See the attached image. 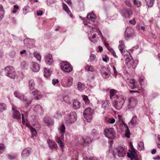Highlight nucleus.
<instances>
[{
  "label": "nucleus",
  "mask_w": 160,
  "mask_h": 160,
  "mask_svg": "<svg viewBox=\"0 0 160 160\" xmlns=\"http://www.w3.org/2000/svg\"><path fill=\"white\" fill-rule=\"evenodd\" d=\"M110 93V99L114 100L113 106L117 110L121 109L125 103V97L114 89L111 90Z\"/></svg>",
  "instance_id": "obj_1"
},
{
  "label": "nucleus",
  "mask_w": 160,
  "mask_h": 160,
  "mask_svg": "<svg viewBox=\"0 0 160 160\" xmlns=\"http://www.w3.org/2000/svg\"><path fill=\"white\" fill-rule=\"evenodd\" d=\"M121 53L124 57H127L125 59V63L128 67H132L133 68H135L137 65V63L132 59L130 53L127 50H125Z\"/></svg>",
  "instance_id": "obj_2"
},
{
  "label": "nucleus",
  "mask_w": 160,
  "mask_h": 160,
  "mask_svg": "<svg viewBox=\"0 0 160 160\" xmlns=\"http://www.w3.org/2000/svg\"><path fill=\"white\" fill-rule=\"evenodd\" d=\"M130 148L129 150V152L127 153L128 158H131V160H141L140 157L137 155L136 150L134 148L131 142H129Z\"/></svg>",
  "instance_id": "obj_3"
},
{
  "label": "nucleus",
  "mask_w": 160,
  "mask_h": 160,
  "mask_svg": "<svg viewBox=\"0 0 160 160\" xmlns=\"http://www.w3.org/2000/svg\"><path fill=\"white\" fill-rule=\"evenodd\" d=\"M87 28H88L89 31V33H88V37L90 41L94 43L97 42L98 39L96 37V34L94 33L96 32H98V30L95 27L89 26L88 25H86Z\"/></svg>",
  "instance_id": "obj_4"
},
{
  "label": "nucleus",
  "mask_w": 160,
  "mask_h": 160,
  "mask_svg": "<svg viewBox=\"0 0 160 160\" xmlns=\"http://www.w3.org/2000/svg\"><path fill=\"white\" fill-rule=\"evenodd\" d=\"M111 152L114 158L116 156L119 157H123L126 154V151L123 147L119 146L112 151Z\"/></svg>",
  "instance_id": "obj_5"
},
{
  "label": "nucleus",
  "mask_w": 160,
  "mask_h": 160,
  "mask_svg": "<svg viewBox=\"0 0 160 160\" xmlns=\"http://www.w3.org/2000/svg\"><path fill=\"white\" fill-rule=\"evenodd\" d=\"M4 71L6 76L11 78H14L16 75L14 68L11 66H8L4 69Z\"/></svg>",
  "instance_id": "obj_6"
},
{
  "label": "nucleus",
  "mask_w": 160,
  "mask_h": 160,
  "mask_svg": "<svg viewBox=\"0 0 160 160\" xmlns=\"http://www.w3.org/2000/svg\"><path fill=\"white\" fill-rule=\"evenodd\" d=\"M77 115L75 112H72L69 114L67 115L65 118V122L68 124H70L76 121Z\"/></svg>",
  "instance_id": "obj_7"
},
{
  "label": "nucleus",
  "mask_w": 160,
  "mask_h": 160,
  "mask_svg": "<svg viewBox=\"0 0 160 160\" xmlns=\"http://www.w3.org/2000/svg\"><path fill=\"white\" fill-rule=\"evenodd\" d=\"M94 113V111L91 108H87L83 112L84 118L88 122H89L91 121L92 118V115Z\"/></svg>",
  "instance_id": "obj_8"
},
{
  "label": "nucleus",
  "mask_w": 160,
  "mask_h": 160,
  "mask_svg": "<svg viewBox=\"0 0 160 160\" xmlns=\"http://www.w3.org/2000/svg\"><path fill=\"white\" fill-rule=\"evenodd\" d=\"M73 82V79L72 77H66L62 80L61 85L64 88H68L72 85Z\"/></svg>",
  "instance_id": "obj_9"
},
{
  "label": "nucleus",
  "mask_w": 160,
  "mask_h": 160,
  "mask_svg": "<svg viewBox=\"0 0 160 160\" xmlns=\"http://www.w3.org/2000/svg\"><path fill=\"white\" fill-rule=\"evenodd\" d=\"M135 36L134 29L130 27H127L126 29L124 34L125 39L128 40L134 37Z\"/></svg>",
  "instance_id": "obj_10"
},
{
  "label": "nucleus",
  "mask_w": 160,
  "mask_h": 160,
  "mask_svg": "<svg viewBox=\"0 0 160 160\" xmlns=\"http://www.w3.org/2000/svg\"><path fill=\"white\" fill-rule=\"evenodd\" d=\"M104 135L109 139H113L115 137V133L113 128L105 129L104 131Z\"/></svg>",
  "instance_id": "obj_11"
},
{
  "label": "nucleus",
  "mask_w": 160,
  "mask_h": 160,
  "mask_svg": "<svg viewBox=\"0 0 160 160\" xmlns=\"http://www.w3.org/2000/svg\"><path fill=\"white\" fill-rule=\"evenodd\" d=\"M128 88L131 89H134L138 87V82L133 79H129L127 78L126 80Z\"/></svg>",
  "instance_id": "obj_12"
},
{
  "label": "nucleus",
  "mask_w": 160,
  "mask_h": 160,
  "mask_svg": "<svg viewBox=\"0 0 160 160\" xmlns=\"http://www.w3.org/2000/svg\"><path fill=\"white\" fill-rule=\"evenodd\" d=\"M61 69L64 72H69L72 71L71 65L67 62H62L61 63Z\"/></svg>",
  "instance_id": "obj_13"
},
{
  "label": "nucleus",
  "mask_w": 160,
  "mask_h": 160,
  "mask_svg": "<svg viewBox=\"0 0 160 160\" xmlns=\"http://www.w3.org/2000/svg\"><path fill=\"white\" fill-rule=\"evenodd\" d=\"M137 101V99L135 97H132L128 98L127 108L128 109L134 108L136 105Z\"/></svg>",
  "instance_id": "obj_14"
},
{
  "label": "nucleus",
  "mask_w": 160,
  "mask_h": 160,
  "mask_svg": "<svg viewBox=\"0 0 160 160\" xmlns=\"http://www.w3.org/2000/svg\"><path fill=\"white\" fill-rule=\"evenodd\" d=\"M12 118L13 119L19 120L21 118V115L20 112L17 110L16 107L14 106H12Z\"/></svg>",
  "instance_id": "obj_15"
},
{
  "label": "nucleus",
  "mask_w": 160,
  "mask_h": 160,
  "mask_svg": "<svg viewBox=\"0 0 160 160\" xmlns=\"http://www.w3.org/2000/svg\"><path fill=\"white\" fill-rule=\"evenodd\" d=\"M78 140L79 143L84 146L88 145L92 142L91 139L88 137H86L85 138L80 137L78 138Z\"/></svg>",
  "instance_id": "obj_16"
},
{
  "label": "nucleus",
  "mask_w": 160,
  "mask_h": 160,
  "mask_svg": "<svg viewBox=\"0 0 160 160\" xmlns=\"http://www.w3.org/2000/svg\"><path fill=\"white\" fill-rule=\"evenodd\" d=\"M34 40L29 38L25 39L24 40V43L25 46L30 48H32L35 44Z\"/></svg>",
  "instance_id": "obj_17"
},
{
  "label": "nucleus",
  "mask_w": 160,
  "mask_h": 160,
  "mask_svg": "<svg viewBox=\"0 0 160 160\" xmlns=\"http://www.w3.org/2000/svg\"><path fill=\"white\" fill-rule=\"evenodd\" d=\"M101 72L102 77L105 78H108L110 76V73L109 69L105 67L102 68Z\"/></svg>",
  "instance_id": "obj_18"
},
{
  "label": "nucleus",
  "mask_w": 160,
  "mask_h": 160,
  "mask_svg": "<svg viewBox=\"0 0 160 160\" xmlns=\"http://www.w3.org/2000/svg\"><path fill=\"white\" fill-rule=\"evenodd\" d=\"M122 13L125 18H129L132 14V11L130 9L124 8L122 10Z\"/></svg>",
  "instance_id": "obj_19"
},
{
  "label": "nucleus",
  "mask_w": 160,
  "mask_h": 160,
  "mask_svg": "<svg viewBox=\"0 0 160 160\" xmlns=\"http://www.w3.org/2000/svg\"><path fill=\"white\" fill-rule=\"evenodd\" d=\"M31 152V149L29 147L24 148L21 153V155L23 158H26L30 155Z\"/></svg>",
  "instance_id": "obj_20"
},
{
  "label": "nucleus",
  "mask_w": 160,
  "mask_h": 160,
  "mask_svg": "<svg viewBox=\"0 0 160 160\" xmlns=\"http://www.w3.org/2000/svg\"><path fill=\"white\" fill-rule=\"evenodd\" d=\"M14 94L16 97L19 98L23 102L26 101L27 99V98L25 96L18 91L15 92Z\"/></svg>",
  "instance_id": "obj_21"
},
{
  "label": "nucleus",
  "mask_w": 160,
  "mask_h": 160,
  "mask_svg": "<svg viewBox=\"0 0 160 160\" xmlns=\"http://www.w3.org/2000/svg\"><path fill=\"white\" fill-rule=\"evenodd\" d=\"M45 61L47 64L49 65H51L53 62L52 55L50 53L47 54L45 57Z\"/></svg>",
  "instance_id": "obj_22"
},
{
  "label": "nucleus",
  "mask_w": 160,
  "mask_h": 160,
  "mask_svg": "<svg viewBox=\"0 0 160 160\" xmlns=\"http://www.w3.org/2000/svg\"><path fill=\"white\" fill-rule=\"evenodd\" d=\"M32 94L35 96L36 100L41 99L43 96V94L38 90H36L32 92Z\"/></svg>",
  "instance_id": "obj_23"
},
{
  "label": "nucleus",
  "mask_w": 160,
  "mask_h": 160,
  "mask_svg": "<svg viewBox=\"0 0 160 160\" xmlns=\"http://www.w3.org/2000/svg\"><path fill=\"white\" fill-rule=\"evenodd\" d=\"M137 118L136 116H133L131 120L128 123L129 126L132 128H133L137 123Z\"/></svg>",
  "instance_id": "obj_24"
},
{
  "label": "nucleus",
  "mask_w": 160,
  "mask_h": 160,
  "mask_svg": "<svg viewBox=\"0 0 160 160\" xmlns=\"http://www.w3.org/2000/svg\"><path fill=\"white\" fill-rule=\"evenodd\" d=\"M47 142L50 148L51 149H56L57 148V145L54 141L49 139L47 141Z\"/></svg>",
  "instance_id": "obj_25"
},
{
  "label": "nucleus",
  "mask_w": 160,
  "mask_h": 160,
  "mask_svg": "<svg viewBox=\"0 0 160 160\" xmlns=\"http://www.w3.org/2000/svg\"><path fill=\"white\" fill-rule=\"evenodd\" d=\"M34 110L36 112L41 114H42L43 112L42 107L39 105H36L34 108Z\"/></svg>",
  "instance_id": "obj_26"
},
{
  "label": "nucleus",
  "mask_w": 160,
  "mask_h": 160,
  "mask_svg": "<svg viewBox=\"0 0 160 160\" xmlns=\"http://www.w3.org/2000/svg\"><path fill=\"white\" fill-rule=\"evenodd\" d=\"M26 125L29 129L32 136L33 137L36 136L37 135V133L36 129L33 128L31 126L28 124H27Z\"/></svg>",
  "instance_id": "obj_27"
},
{
  "label": "nucleus",
  "mask_w": 160,
  "mask_h": 160,
  "mask_svg": "<svg viewBox=\"0 0 160 160\" xmlns=\"http://www.w3.org/2000/svg\"><path fill=\"white\" fill-rule=\"evenodd\" d=\"M96 16L93 12L88 14L87 16V18L89 21L92 22H94L96 20Z\"/></svg>",
  "instance_id": "obj_28"
},
{
  "label": "nucleus",
  "mask_w": 160,
  "mask_h": 160,
  "mask_svg": "<svg viewBox=\"0 0 160 160\" xmlns=\"http://www.w3.org/2000/svg\"><path fill=\"white\" fill-rule=\"evenodd\" d=\"M32 69L35 72H38L40 69L39 65L37 63L32 62Z\"/></svg>",
  "instance_id": "obj_29"
},
{
  "label": "nucleus",
  "mask_w": 160,
  "mask_h": 160,
  "mask_svg": "<svg viewBox=\"0 0 160 160\" xmlns=\"http://www.w3.org/2000/svg\"><path fill=\"white\" fill-rule=\"evenodd\" d=\"M80 103L78 101H74L72 103V107L74 109H78L80 107Z\"/></svg>",
  "instance_id": "obj_30"
},
{
  "label": "nucleus",
  "mask_w": 160,
  "mask_h": 160,
  "mask_svg": "<svg viewBox=\"0 0 160 160\" xmlns=\"http://www.w3.org/2000/svg\"><path fill=\"white\" fill-rule=\"evenodd\" d=\"M123 125L125 128L126 129L125 131V136L127 138H129L130 137V133L128 128L127 125L124 122L123 123Z\"/></svg>",
  "instance_id": "obj_31"
},
{
  "label": "nucleus",
  "mask_w": 160,
  "mask_h": 160,
  "mask_svg": "<svg viewBox=\"0 0 160 160\" xmlns=\"http://www.w3.org/2000/svg\"><path fill=\"white\" fill-rule=\"evenodd\" d=\"M52 71L49 69L45 68L44 70V76L45 77L48 78L51 74Z\"/></svg>",
  "instance_id": "obj_32"
},
{
  "label": "nucleus",
  "mask_w": 160,
  "mask_h": 160,
  "mask_svg": "<svg viewBox=\"0 0 160 160\" xmlns=\"http://www.w3.org/2000/svg\"><path fill=\"white\" fill-rule=\"evenodd\" d=\"M62 7L63 9L67 13L72 17V15L71 11L69 10L67 5L65 3H63Z\"/></svg>",
  "instance_id": "obj_33"
},
{
  "label": "nucleus",
  "mask_w": 160,
  "mask_h": 160,
  "mask_svg": "<svg viewBox=\"0 0 160 160\" xmlns=\"http://www.w3.org/2000/svg\"><path fill=\"white\" fill-rule=\"evenodd\" d=\"M44 121L47 125L48 126L52 125L53 123V121L51 118H46L45 119Z\"/></svg>",
  "instance_id": "obj_34"
},
{
  "label": "nucleus",
  "mask_w": 160,
  "mask_h": 160,
  "mask_svg": "<svg viewBox=\"0 0 160 160\" xmlns=\"http://www.w3.org/2000/svg\"><path fill=\"white\" fill-rule=\"evenodd\" d=\"M68 104H70L71 102V98L68 95H66L63 96V101Z\"/></svg>",
  "instance_id": "obj_35"
},
{
  "label": "nucleus",
  "mask_w": 160,
  "mask_h": 160,
  "mask_svg": "<svg viewBox=\"0 0 160 160\" xmlns=\"http://www.w3.org/2000/svg\"><path fill=\"white\" fill-rule=\"evenodd\" d=\"M105 121L110 124H113L115 122V120L113 118H105Z\"/></svg>",
  "instance_id": "obj_36"
},
{
  "label": "nucleus",
  "mask_w": 160,
  "mask_h": 160,
  "mask_svg": "<svg viewBox=\"0 0 160 160\" xmlns=\"http://www.w3.org/2000/svg\"><path fill=\"white\" fill-rule=\"evenodd\" d=\"M29 85L30 89L32 91L33 90L35 86V83L33 80H30L29 82Z\"/></svg>",
  "instance_id": "obj_37"
},
{
  "label": "nucleus",
  "mask_w": 160,
  "mask_h": 160,
  "mask_svg": "<svg viewBox=\"0 0 160 160\" xmlns=\"http://www.w3.org/2000/svg\"><path fill=\"white\" fill-rule=\"evenodd\" d=\"M138 149L139 151H141L144 149V143L143 142L140 141L138 142Z\"/></svg>",
  "instance_id": "obj_38"
},
{
  "label": "nucleus",
  "mask_w": 160,
  "mask_h": 160,
  "mask_svg": "<svg viewBox=\"0 0 160 160\" xmlns=\"http://www.w3.org/2000/svg\"><path fill=\"white\" fill-rule=\"evenodd\" d=\"M4 12L2 6L0 5V20L4 17Z\"/></svg>",
  "instance_id": "obj_39"
},
{
  "label": "nucleus",
  "mask_w": 160,
  "mask_h": 160,
  "mask_svg": "<svg viewBox=\"0 0 160 160\" xmlns=\"http://www.w3.org/2000/svg\"><path fill=\"white\" fill-rule=\"evenodd\" d=\"M119 43H121L119 45L118 48L119 50L121 52L124 51L125 48V45L123 42L122 41L121 42H119Z\"/></svg>",
  "instance_id": "obj_40"
},
{
  "label": "nucleus",
  "mask_w": 160,
  "mask_h": 160,
  "mask_svg": "<svg viewBox=\"0 0 160 160\" xmlns=\"http://www.w3.org/2000/svg\"><path fill=\"white\" fill-rule=\"evenodd\" d=\"M102 107L105 109H107L109 108L108 101H104L102 104Z\"/></svg>",
  "instance_id": "obj_41"
},
{
  "label": "nucleus",
  "mask_w": 160,
  "mask_h": 160,
  "mask_svg": "<svg viewBox=\"0 0 160 160\" xmlns=\"http://www.w3.org/2000/svg\"><path fill=\"white\" fill-rule=\"evenodd\" d=\"M7 109V106L4 103H0V112H2Z\"/></svg>",
  "instance_id": "obj_42"
},
{
  "label": "nucleus",
  "mask_w": 160,
  "mask_h": 160,
  "mask_svg": "<svg viewBox=\"0 0 160 160\" xmlns=\"http://www.w3.org/2000/svg\"><path fill=\"white\" fill-rule=\"evenodd\" d=\"M145 0L148 8L151 7L153 6L154 0H149V2H147V0Z\"/></svg>",
  "instance_id": "obj_43"
},
{
  "label": "nucleus",
  "mask_w": 160,
  "mask_h": 160,
  "mask_svg": "<svg viewBox=\"0 0 160 160\" xmlns=\"http://www.w3.org/2000/svg\"><path fill=\"white\" fill-rule=\"evenodd\" d=\"M5 149V145L2 143H0V155L3 152Z\"/></svg>",
  "instance_id": "obj_44"
},
{
  "label": "nucleus",
  "mask_w": 160,
  "mask_h": 160,
  "mask_svg": "<svg viewBox=\"0 0 160 160\" xmlns=\"http://www.w3.org/2000/svg\"><path fill=\"white\" fill-rule=\"evenodd\" d=\"M65 126L64 125L62 124L61 127L58 129L59 130V132L61 134H63L65 132Z\"/></svg>",
  "instance_id": "obj_45"
},
{
  "label": "nucleus",
  "mask_w": 160,
  "mask_h": 160,
  "mask_svg": "<svg viewBox=\"0 0 160 160\" xmlns=\"http://www.w3.org/2000/svg\"><path fill=\"white\" fill-rule=\"evenodd\" d=\"M78 88L79 91H82L84 89V86L82 83L79 82L78 84Z\"/></svg>",
  "instance_id": "obj_46"
},
{
  "label": "nucleus",
  "mask_w": 160,
  "mask_h": 160,
  "mask_svg": "<svg viewBox=\"0 0 160 160\" xmlns=\"http://www.w3.org/2000/svg\"><path fill=\"white\" fill-rule=\"evenodd\" d=\"M34 56L39 61H40L41 56L40 54L38 52H35L33 53Z\"/></svg>",
  "instance_id": "obj_47"
},
{
  "label": "nucleus",
  "mask_w": 160,
  "mask_h": 160,
  "mask_svg": "<svg viewBox=\"0 0 160 160\" xmlns=\"http://www.w3.org/2000/svg\"><path fill=\"white\" fill-rule=\"evenodd\" d=\"M82 98L86 105H88L89 103V101L88 97L86 95L83 96Z\"/></svg>",
  "instance_id": "obj_48"
},
{
  "label": "nucleus",
  "mask_w": 160,
  "mask_h": 160,
  "mask_svg": "<svg viewBox=\"0 0 160 160\" xmlns=\"http://www.w3.org/2000/svg\"><path fill=\"white\" fill-rule=\"evenodd\" d=\"M85 69L88 71L93 72L94 71V68L91 66H87L85 67Z\"/></svg>",
  "instance_id": "obj_49"
},
{
  "label": "nucleus",
  "mask_w": 160,
  "mask_h": 160,
  "mask_svg": "<svg viewBox=\"0 0 160 160\" xmlns=\"http://www.w3.org/2000/svg\"><path fill=\"white\" fill-rule=\"evenodd\" d=\"M133 2L134 4L137 5L138 7H139L141 5V2L139 1H137V0H133Z\"/></svg>",
  "instance_id": "obj_50"
},
{
  "label": "nucleus",
  "mask_w": 160,
  "mask_h": 160,
  "mask_svg": "<svg viewBox=\"0 0 160 160\" xmlns=\"http://www.w3.org/2000/svg\"><path fill=\"white\" fill-rule=\"evenodd\" d=\"M95 58L96 55L95 54H91L89 58L88 61L92 62L95 60Z\"/></svg>",
  "instance_id": "obj_51"
},
{
  "label": "nucleus",
  "mask_w": 160,
  "mask_h": 160,
  "mask_svg": "<svg viewBox=\"0 0 160 160\" xmlns=\"http://www.w3.org/2000/svg\"><path fill=\"white\" fill-rule=\"evenodd\" d=\"M57 141L61 148H63L64 147L63 143L60 138H58L57 139Z\"/></svg>",
  "instance_id": "obj_52"
},
{
  "label": "nucleus",
  "mask_w": 160,
  "mask_h": 160,
  "mask_svg": "<svg viewBox=\"0 0 160 160\" xmlns=\"http://www.w3.org/2000/svg\"><path fill=\"white\" fill-rule=\"evenodd\" d=\"M108 50L113 55L115 58H118L116 55V53L112 48L110 47L108 48Z\"/></svg>",
  "instance_id": "obj_53"
},
{
  "label": "nucleus",
  "mask_w": 160,
  "mask_h": 160,
  "mask_svg": "<svg viewBox=\"0 0 160 160\" xmlns=\"http://www.w3.org/2000/svg\"><path fill=\"white\" fill-rule=\"evenodd\" d=\"M19 7L17 5H15L14 6L13 8L12 11V12L13 13H16L18 10L19 9Z\"/></svg>",
  "instance_id": "obj_54"
},
{
  "label": "nucleus",
  "mask_w": 160,
  "mask_h": 160,
  "mask_svg": "<svg viewBox=\"0 0 160 160\" xmlns=\"http://www.w3.org/2000/svg\"><path fill=\"white\" fill-rule=\"evenodd\" d=\"M21 66L22 69H25L27 68V64L25 62L23 61L21 62Z\"/></svg>",
  "instance_id": "obj_55"
},
{
  "label": "nucleus",
  "mask_w": 160,
  "mask_h": 160,
  "mask_svg": "<svg viewBox=\"0 0 160 160\" xmlns=\"http://www.w3.org/2000/svg\"><path fill=\"white\" fill-rule=\"evenodd\" d=\"M29 9V7L28 6H26L23 8V13L26 14L28 11Z\"/></svg>",
  "instance_id": "obj_56"
},
{
  "label": "nucleus",
  "mask_w": 160,
  "mask_h": 160,
  "mask_svg": "<svg viewBox=\"0 0 160 160\" xmlns=\"http://www.w3.org/2000/svg\"><path fill=\"white\" fill-rule=\"evenodd\" d=\"M144 78L143 77H142L139 78V82L141 85H143L144 84Z\"/></svg>",
  "instance_id": "obj_57"
},
{
  "label": "nucleus",
  "mask_w": 160,
  "mask_h": 160,
  "mask_svg": "<svg viewBox=\"0 0 160 160\" xmlns=\"http://www.w3.org/2000/svg\"><path fill=\"white\" fill-rule=\"evenodd\" d=\"M112 68V69L113 70L114 74L115 75H117L118 72L117 71L116 69V64H115L114 65H113L112 66V65L111 66Z\"/></svg>",
  "instance_id": "obj_58"
},
{
  "label": "nucleus",
  "mask_w": 160,
  "mask_h": 160,
  "mask_svg": "<svg viewBox=\"0 0 160 160\" xmlns=\"http://www.w3.org/2000/svg\"><path fill=\"white\" fill-rule=\"evenodd\" d=\"M102 60L104 62L107 63L109 61V59L108 56L106 55H105L103 57Z\"/></svg>",
  "instance_id": "obj_59"
},
{
  "label": "nucleus",
  "mask_w": 160,
  "mask_h": 160,
  "mask_svg": "<svg viewBox=\"0 0 160 160\" xmlns=\"http://www.w3.org/2000/svg\"><path fill=\"white\" fill-rule=\"evenodd\" d=\"M61 116V114L59 112H57L54 115L55 118H59Z\"/></svg>",
  "instance_id": "obj_60"
},
{
  "label": "nucleus",
  "mask_w": 160,
  "mask_h": 160,
  "mask_svg": "<svg viewBox=\"0 0 160 160\" xmlns=\"http://www.w3.org/2000/svg\"><path fill=\"white\" fill-rule=\"evenodd\" d=\"M57 99L58 101L62 102L63 101V96L59 95L58 96Z\"/></svg>",
  "instance_id": "obj_61"
},
{
  "label": "nucleus",
  "mask_w": 160,
  "mask_h": 160,
  "mask_svg": "<svg viewBox=\"0 0 160 160\" xmlns=\"http://www.w3.org/2000/svg\"><path fill=\"white\" fill-rule=\"evenodd\" d=\"M58 82L59 81L58 79H53L52 81V84L53 85H55L58 83Z\"/></svg>",
  "instance_id": "obj_62"
},
{
  "label": "nucleus",
  "mask_w": 160,
  "mask_h": 160,
  "mask_svg": "<svg viewBox=\"0 0 160 160\" xmlns=\"http://www.w3.org/2000/svg\"><path fill=\"white\" fill-rule=\"evenodd\" d=\"M55 0H47V4L49 5H50L52 4L53 3Z\"/></svg>",
  "instance_id": "obj_63"
},
{
  "label": "nucleus",
  "mask_w": 160,
  "mask_h": 160,
  "mask_svg": "<svg viewBox=\"0 0 160 160\" xmlns=\"http://www.w3.org/2000/svg\"><path fill=\"white\" fill-rule=\"evenodd\" d=\"M157 138L158 140V148H160V135H158Z\"/></svg>",
  "instance_id": "obj_64"
}]
</instances>
